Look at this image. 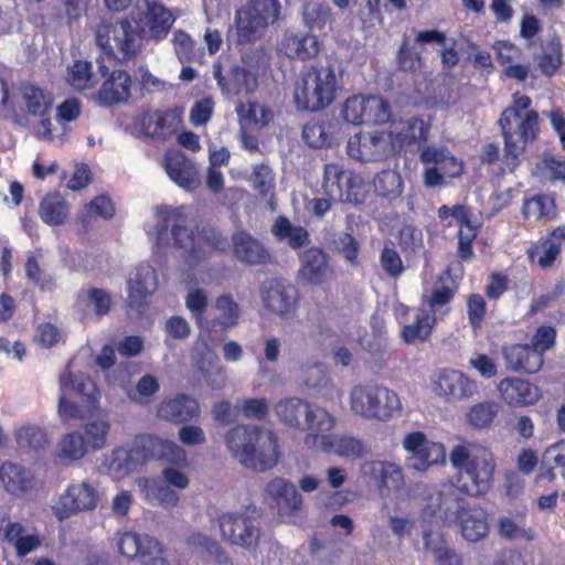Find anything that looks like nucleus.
<instances>
[{
	"instance_id": "f257e3e1",
	"label": "nucleus",
	"mask_w": 565,
	"mask_h": 565,
	"mask_svg": "<svg viewBox=\"0 0 565 565\" xmlns=\"http://www.w3.org/2000/svg\"><path fill=\"white\" fill-rule=\"evenodd\" d=\"M449 461L458 470L457 483H443L428 494L425 516L457 520L467 510L462 493L478 497L492 486L495 460L489 449L473 444L457 445L449 454Z\"/></svg>"
},
{
	"instance_id": "f03ea898",
	"label": "nucleus",
	"mask_w": 565,
	"mask_h": 565,
	"mask_svg": "<svg viewBox=\"0 0 565 565\" xmlns=\"http://www.w3.org/2000/svg\"><path fill=\"white\" fill-rule=\"evenodd\" d=\"M343 74L344 68L333 57L303 68L294 89L296 108L312 113L328 108L342 90Z\"/></svg>"
},
{
	"instance_id": "7ed1b4c3",
	"label": "nucleus",
	"mask_w": 565,
	"mask_h": 565,
	"mask_svg": "<svg viewBox=\"0 0 565 565\" xmlns=\"http://www.w3.org/2000/svg\"><path fill=\"white\" fill-rule=\"evenodd\" d=\"M224 441L233 458L246 468L264 472L278 463V439L270 429L236 425L225 434Z\"/></svg>"
},
{
	"instance_id": "20e7f679",
	"label": "nucleus",
	"mask_w": 565,
	"mask_h": 565,
	"mask_svg": "<svg viewBox=\"0 0 565 565\" xmlns=\"http://www.w3.org/2000/svg\"><path fill=\"white\" fill-rule=\"evenodd\" d=\"M156 234L159 245L182 249L191 263L209 257L207 252L198 244V234L188 226L182 209L161 207L158 211Z\"/></svg>"
},
{
	"instance_id": "39448f33",
	"label": "nucleus",
	"mask_w": 565,
	"mask_h": 565,
	"mask_svg": "<svg viewBox=\"0 0 565 565\" xmlns=\"http://www.w3.org/2000/svg\"><path fill=\"white\" fill-rule=\"evenodd\" d=\"M349 399L351 411L364 419L387 422L402 411L397 393L380 384H356Z\"/></svg>"
},
{
	"instance_id": "423d86ee",
	"label": "nucleus",
	"mask_w": 565,
	"mask_h": 565,
	"mask_svg": "<svg viewBox=\"0 0 565 565\" xmlns=\"http://www.w3.org/2000/svg\"><path fill=\"white\" fill-rule=\"evenodd\" d=\"M275 413L284 425L308 434L329 433L335 426L334 416L326 408L299 397L279 401Z\"/></svg>"
},
{
	"instance_id": "0eeeda50",
	"label": "nucleus",
	"mask_w": 565,
	"mask_h": 565,
	"mask_svg": "<svg viewBox=\"0 0 565 565\" xmlns=\"http://www.w3.org/2000/svg\"><path fill=\"white\" fill-rule=\"evenodd\" d=\"M279 0H248L235 13L236 42L245 45L256 42L269 22L278 20Z\"/></svg>"
},
{
	"instance_id": "6e6552de",
	"label": "nucleus",
	"mask_w": 565,
	"mask_h": 565,
	"mask_svg": "<svg viewBox=\"0 0 565 565\" xmlns=\"http://www.w3.org/2000/svg\"><path fill=\"white\" fill-rule=\"evenodd\" d=\"M531 98L526 95H515L513 105L505 108L499 119L504 141H535L540 132L539 113L527 110Z\"/></svg>"
},
{
	"instance_id": "1a4fd4ad",
	"label": "nucleus",
	"mask_w": 565,
	"mask_h": 565,
	"mask_svg": "<svg viewBox=\"0 0 565 565\" xmlns=\"http://www.w3.org/2000/svg\"><path fill=\"white\" fill-rule=\"evenodd\" d=\"M222 539L232 545L255 551L260 539L256 508L246 507L239 511L225 512L218 518Z\"/></svg>"
},
{
	"instance_id": "9d476101",
	"label": "nucleus",
	"mask_w": 565,
	"mask_h": 565,
	"mask_svg": "<svg viewBox=\"0 0 565 565\" xmlns=\"http://www.w3.org/2000/svg\"><path fill=\"white\" fill-rule=\"evenodd\" d=\"M96 43L107 55H115L116 49L119 54L118 60L128 62L140 53L142 36L130 20L124 18L100 28L96 34Z\"/></svg>"
},
{
	"instance_id": "9b49d317",
	"label": "nucleus",
	"mask_w": 565,
	"mask_h": 565,
	"mask_svg": "<svg viewBox=\"0 0 565 565\" xmlns=\"http://www.w3.org/2000/svg\"><path fill=\"white\" fill-rule=\"evenodd\" d=\"M139 125L145 136L149 138L168 140L175 137V141H198L199 139L194 132L182 129V109L177 107L143 111Z\"/></svg>"
},
{
	"instance_id": "f8f14e48",
	"label": "nucleus",
	"mask_w": 565,
	"mask_h": 565,
	"mask_svg": "<svg viewBox=\"0 0 565 565\" xmlns=\"http://www.w3.org/2000/svg\"><path fill=\"white\" fill-rule=\"evenodd\" d=\"M344 121L354 126L384 125L391 121L387 100L375 95L356 94L348 97L341 110Z\"/></svg>"
},
{
	"instance_id": "ddd939ff",
	"label": "nucleus",
	"mask_w": 565,
	"mask_h": 565,
	"mask_svg": "<svg viewBox=\"0 0 565 565\" xmlns=\"http://www.w3.org/2000/svg\"><path fill=\"white\" fill-rule=\"evenodd\" d=\"M322 189L339 202L362 204L366 199L363 179L352 171H344L337 164H327Z\"/></svg>"
},
{
	"instance_id": "4468645a",
	"label": "nucleus",
	"mask_w": 565,
	"mask_h": 565,
	"mask_svg": "<svg viewBox=\"0 0 565 565\" xmlns=\"http://www.w3.org/2000/svg\"><path fill=\"white\" fill-rule=\"evenodd\" d=\"M100 497L99 489L89 480L72 483L61 495L55 514L63 520L82 511H93L97 508Z\"/></svg>"
},
{
	"instance_id": "2eb2a0df",
	"label": "nucleus",
	"mask_w": 565,
	"mask_h": 565,
	"mask_svg": "<svg viewBox=\"0 0 565 565\" xmlns=\"http://www.w3.org/2000/svg\"><path fill=\"white\" fill-rule=\"evenodd\" d=\"M245 65H233L226 74L222 73L221 65L214 66V78L217 85L226 96L250 95L258 88L259 72L255 65H249L243 60Z\"/></svg>"
},
{
	"instance_id": "dca6fc26",
	"label": "nucleus",
	"mask_w": 565,
	"mask_h": 565,
	"mask_svg": "<svg viewBox=\"0 0 565 565\" xmlns=\"http://www.w3.org/2000/svg\"><path fill=\"white\" fill-rule=\"evenodd\" d=\"M99 72L105 79L95 94L98 105L113 107L127 103L131 96L132 78L130 74L124 70L109 72L104 64L99 65Z\"/></svg>"
},
{
	"instance_id": "f3484780",
	"label": "nucleus",
	"mask_w": 565,
	"mask_h": 565,
	"mask_svg": "<svg viewBox=\"0 0 565 565\" xmlns=\"http://www.w3.org/2000/svg\"><path fill=\"white\" fill-rule=\"evenodd\" d=\"M435 393L448 403L463 402L472 398L479 392L476 380L463 372L445 369L439 372L435 381Z\"/></svg>"
},
{
	"instance_id": "a211bd4d",
	"label": "nucleus",
	"mask_w": 565,
	"mask_h": 565,
	"mask_svg": "<svg viewBox=\"0 0 565 565\" xmlns=\"http://www.w3.org/2000/svg\"><path fill=\"white\" fill-rule=\"evenodd\" d=\"M303 445L308 449L334 452L344 458H361L369 448L358 438L344 435H330L328 433L307 434Z\"/></svg>"
},
{
	"instance_id": "6ab92c4d",
	"label": "nucleus",
	"mask_w": 565,
	"mask_h": 565,
	"mask_svg": "<svg viewBox=\"0 0 565 565\" xmlns=\"http://www.w3.org/2000/svg\"><path fill=\"white\" fill-rule=\"evenodd\" d=\"M403 446L409 454L406 460L407 467L419 472L426 471L445 455L443 445L427 440L420 431L408 434L403 440Z\"/></svg>"
},
{
	"instance_id": "aec40b11",
	"label": "nucleus",
	"mask_w": 565,
	"mask_h": 565,
	"mask_svg": "<svg viewBox=\"0 0 565 565\" xmlns=\"http://www.w3.org/2000/svg\"><path fill=\"white\" fill-rule=\"evenodd\" d=\"M264 306L271 313L287 317L295 312L299 294L297 288L284 280L273 279L262 290Z\"/></svg>"
},
{
	"instance_id": "412c9836",
	"label": "nucleus",
	"mask_w": 565,
	"mask_h": 565,
	"mask_svg": "<svg viewBox=\"0 0 565 565\" xmlns=\"http://www.w3.org/2000/svg\"><path fill=\"white\" fill-rule=\"evenodd\" d=\"M298 278L303 284L320 286L333 276L330 256L319 247H310L299 256Z\"/></svg>"
},
{
	"instance_id": "4be33fe9",
	"label": "nucleus",
	"mask_w": 565,
	"mask_h": 565,
	"mask_svg": "<svg viewBox=\"0 0 565 565\" xmlns=\"http://www.w3.org/2000/svg\"><path fill=\"white\" fill-rule=\"evenodd\" d=\"M0 529L3 541L14 548L18 557H25L43 543V537L35 530H29L21 522L10 520L7 513L0 515Z\"/></svg>"
},
{
	"instance_id": "5701e85b",
	"label": "nucleus",
	"mask_w": 565,
	"mask_h": 565,
	"mask_svg": "<svg viewBox=\"0 0 565 565\" xmlns=\"http://www.w3.org/2000/svg\"><path fill=\"white\" fill-rule=\"evenodd\" d=\"M264 499L280 514L295 515L302 507V497L296 486L285 478H274L264 489Z\"/></svg>"
},
{
	"instance_id": "b1692460",
	"label": "nucleus",
	"mask_w": 565,
	"mask_h": 565,
	"mask_svg": "<svg viewBox=\"0 0 565 565\" xmlns=\"http://www.w3.org/2000/svg\"><path fill=\"white\" fill-rule=\"evenodd\" d=\"M169 178L185 191H193L201 185L196 166L182 151L169 149L162 163Z\"/></svg>"
},
{
	"instance_id": "393cba45",
	"label": "nucleus",
	"mask_w": 565,
	"mask_h": 565,
	"mask_svg": "<svg viewBox=\"0 0 565 565\" xmlns=\"http://www.w3.org/2000/svg\"><path fill=\"white\" fill-rule=\"evenodd\" d=\"M232 252L236 260L248 266L266 265L271 260L263 242L244 230L232 235Z\"/></svg>"
},
{
	"instance_id": "a878e982",
	"label": "nucleus",
	"mask_w": 565,
	"mask_h": 565,
	"mask_svg": "<svg viewBox=\"0 0 565 565\" xmlns=\"http://www.w3.org/2000/svg\"><path fill=\"white\" fill-rule=\"evenodd\" d=\"M199 402L190 395L178 394L163 398L157 407V416L160 419L174 424L191 422L200 416Z\"/></svg>"
},
{
	"instance_id": "bb28decb",
	"label": "nucleus",
	"mask_w": 565,
	"mask_h": 565,
	"mask_svg": "<svg viewBox=\"0 0 565 565\" xmlns=\"http://www.w3.org/2000/svg\"><path fill=\"white\" fill-rule=\"evenodd\" d=\"M361 472L364 477L376 481L382 493L398 492L405 484L401 466L393 462L366 461L362 465Z\"/></svg>"
},
{
	"instance_id": "cd10ccee",
	"label": "nucleus",
	"mask_w": 565,
	"mask_h": 565,
	"mask_svg": "<svg viewBox=\"0 0 565 565\" xmlns=\"http://www.w3.org/2000/svg\"><path fill=\"white\" fill-rule=\"evenodd\" d=\"M236 114L242 131V141H256L249 132H258L274 120V113L257 102L239 103Z\"/></svg>"
},
{
	"instance_id": "c85d7f7f",
	"label": "nucleus",
	"mask_w": 565,
	"mask_h": 565,
	"mask_svg": "<svg viewBox=\"0 0 565 565\" xmlns=\"http://www.w3.org/2000/svg\"><path fill=\"white\" fill-rule=\"evenodd\" d=\"M157 287L158 278L154 268L148 264L138 265L127 279L129 306H139L156 291Z\"/></svg>"
},
{
	"instance_id": "c756f323",
	"label": "nucleus",
	"mask_w": 565,
	"mask_h": 565,
	"mask_svg": "<svg viewBox=\"0 0 565 565\" xmlns=\"http://www.w3.org/2000/svg\"><path fill=\"white\" fill-rule=\"evenodd\" d=\"M140 21L147 28L149 38L156 42H160L168 36L175 21V17L162 3L148 0Z\"/></svg>"
},
{
	"instance_id": "7c9ffc66",
	"label": "nucleus",
	"mask_w": 565,
	"mask_h": 565,
	"mask_svg": "<svg viewBox=\"0 0 565 565\" xmlns=\"http://www.w3.org/2000/svg\"><path fill=\"white\" fill-rule=\"evenodd\" d=\"M498 391L504 402L511 406L533 405L541 398L536 385L518 377L502 380L498 385Z\"/></svg>"
},
{
	"instance_id": "2f4dec72",
	"label": "nucleus",
	"mask_w": 565,
	"mask_h": 565,
	"mask_svg": "<svg viewBox=\"0 0 565 565\" xmlns=\"http://www.w3.org/2000/svg\"><path fill=\"white\" fill-rule=\"evenodd\" d=\"M507 369L513 372L536 373L543 365V358L530 344H513L503 348Z\"/></svg>"
},
{
	"instance_id": "473e14b6",
	"label": "nucleus",
	"mask_w": 565,
	"mask_h": 565,
	"mask_svg": "<svg viewBox=\"0 0 565 565\" xmlns=\"http://www.w3.org/2000/svg\"><path fill=\"white\" fill-rule=\"evenodd\" d=\"M0 481L7 492L17 497L32 491L36 486L30 469L10 461L0 466Z\"/></svg>"
},
{
	"instance_id": "72a5a7b5",
	"label": "nucleus",
	"mask_w": 565,
	"mask_h": 565,
	"mask_svg": "<svg viewBox=\"0 0 565 565\" xmlns=\"http://www.w3.org/2000/svg\"><path fill=\"white\" fill-rule=\"evenodd\" d=\"M19 96L21 108L29 116L44 117L51 113L54 98L50 92L31 83H22Z\"/></svg>"
},
{
	"instance_id": "f704fd0d",
	"label": "nucleus",
	"mask_w": 565,
	"mask_h": 565,
	"mask_svg": "<svg viewBox=\"0 0 565 565\" xmlns=\"http://www.w3.org/2000/svg\"><path fill=\"white\" fill-rule=\"evenodd\" d=\"M145 500L152 505L163 508H174L180 501V494L172 489L162 479L140 478L137 480Z\"/></svg>"
},
{
	"instance_id": "c9c22d12",
	"label": "nucleus",
	"mask_w": 565,
	"mask_h": 565,
	"mask_svg": "<svg viewBox=\"0 0 565 565\" xmlns=\"http://www.w3.org/2000/svg\"><path fill=\"white\" fill-rule=\"evenodd\" d=\"M214 307L218 315L210 322V328L215 331H228L239 324L242 310L239 305L230 294H223L215 299Z\"/></svg>"
},
{
	"instance_id": "e433bc0d",
	"label": "nucleus",
	"mask_w": 565,
	"mask_h": 565,
	"mask_svg": "<svg viewBox=\"0 0 565 565\" xmlns=\"http://www.w3.org/2000/svg\"><path fill=\"white\" fill-rule=\"evenodd\" d=\"M524 148L520 143H489L482 156V162L488 164L501 163L502 172L513 171L519 163V156Z\"/></svg>"
},
{
	"instance_id": "4c0bfd02",
	"label": "nucleus",
	"mask_w": 565,
	"mask_h": 565,
	"mask_svg": "<svg viewBox=\"0 0 565 565\" xmlns=\"http://www.w3.org/2000/svg\"><path fill=\"white\" fill-rule=\"evenodd\" d=\"M270 232L277 241L287 242L292 249L301 248L310 243L308 231L300 225H294L288 217L282 215L275 220Z\"/></svg>"
},
{
	"instance_id": "58836bf2",
	"label": "nucleus",
	"mask_w": 565,
	"mask_h": 565,
	"mask_svg": "<svg viewBox=\"0 0 565 565\" xmlns=\"http://www.w3.org/2000/svg\"><path fill=\"white\" fill-rule=\"evenodd\" d=\"M281 45L288 57L299 61L313 58L320 51V43L317 36L311 34L302 36L286 35Z\"/></svg>"
},
{
	"instance_id": "ea45409f",
	"label": "nucleus",
	"mask_w": 565,
	"mask_h": 565,
	"mask_svg": "<svg viewBox=\"0 0 565 565\" xmlns=\"http://www.w3.org/2000/svg\"><path fill=\"white\" fill-rule=\"evenodd\" d=\"M387 132L391 141H427L429 126L424 119L414 117L406 121L391 122Z\"/></svg>"
},
{
	"instance_id": "a19ab883",
	"label": "nucleus",
	"mask_w": 565,
	"mask_h": 565,
	"mask_svg": "<svg viewBox=\"0 0 565 565\" xmlns=\"http://www.w3.org/2000/svg\"><path fill=\"white\" fill-rule=\"evenodd\" d=\"M457 520L461 523L463 537L469 542H477L489 532L487 515L481 509L466 510Z\"/></svg>"
},
{
	"instance_id": "79ce46f5",
	"label": "nucleus",
	"mask_w": 565,
	"mask_h": 565,
	"mask_svg": "<svg viewBox=\"0 0 565 565\" xmlns=\"http://www.w3.org/2000/svg\"><path fill=\"white\" fill-rule=\"evenodd\" d=\"M426 164H436L446 178H456L462 173V162L449 152L434 147H427L420 154Z\"/></svg>"
},
{
	"instance_id": "37998d69",
	"label": "nucleus",
	"mask_w": 565,
	"mask_h": 565,
	"mask_svg": "<svg viewBox=\"0 0 565 565\" xmlns=\"http://www.w3.org/2000/svg\"><path fill=\"white\" fill-rule=\"evenodd\" d=\"M39 214L47 225H62L68 217L70 206L60 194L51 193L41 201Z\"/></svg>"
},
{
	"instance_id": "c03bdc74",
	"label": "nucleus",
	"mask_w": 565,
	"mask_h": 565,
	"mask_svg": "<svg viewBox=\"0 0 565 565\" xmlns=\"http://www.w3.org/2000/svg\"><path fill=\"white\" fill-rule=\"evenodd\" d=\"M86 454V440L77 431L63 435L56 445V457L65 462L77 461L84 458Z\"/></svg>"
},
{
	"instance_id": "a18cd8bd",
	"label": "nucleus",
	"mask_w": 565,
	"mask_h": 565,
	"mask_svg": "<svg viewBox=\"0 0 565 565\" xmlns=\"http://www.w3.org/2000/svg\"><path fill=\"white\" fill-rule=\"evenodd\" d=\"M501 409L495 401H484L473 404L466 414L468 425L476 429L489 428Z\"/></svg>"
},
{
	"instance_id": "49530a36",
	"label": "nucleus",
	"mask_w": 565,
	"mask_h": 565,
	"mask_svg": "<svg viewBox=\"0 0 565 565\" xmlns=\"http://www.w3.org/2000/svg\"><path fill=\"white\" fill-rule=\"evenodd\" d=\"M373 186L377 196L393 201L402 194L404 182L401 174L396 171L383 170L375 175Z\"/></svg>"
},
{
	"instance_id": "de8ad7c7",
	"label": "nucleus",
	"mask_w": 565,
	"mask_h": 565,
	"mask_svg": "<svg viewBox=\"0 0 565 565\" xmlns=\"http://www.w3.org/2000/svg\"><path fill=\"white\" fill-rule=\"evenodd\" d=\"M563 65V45L558 36L552 38L537 56V66L545 76H553Z\"/></svg>"
},
{
	"instance_id": "09e8293b",
	"label": "nucleus",
	"mask_w": 565,
	"mask_h": 565,
	"mask_svg": "<svg viewBox=\"0 0 565 565\" xmlns=\"http://www.w3.org/2000/svg\"><path fill=\"white\" fill-rule=\"evenodd\" d=\"M115 207L111 200L105 195H98L86 204L77 215L78 222L87 228L96 218L109 220L114 216Z\"/></svg>"
},
{
	"instance_id": "8fccbe9b",
	"label": "nucleus",
	"mask_w": 565,
	"mask_h": 565,
	"mask_svg": "<svg viewBox=\"0 0 565 565\" xmlns=\"http://www.w3.org/2000/svg\"><path fill=\"white\" fill-rule=\"evenodd\" d=\"M435 321L434 312H427L424 307L419 308L415 322L403 328V340L407 344L426 340L433 330Z\"/></svg>"
},
{
	"instance_id": "3c124183",
	"label": "nucleus",
	"mask_w": 565,
	"mask_h": 565,
	"mask_svg": "<svg viewBox=\"0 0 565 565\" xmlns=\"http://www.w3.org/2000/svg\"><path fill=\"white\" fill-rule=\"evenodd\" d=\"M143 465L137 441L131 449L116 448L110 457L109 469L119 473H130Z\"/></svg>"
},
{
	"instance_id": "603ef678",
	"label": "nucleus",
	"mask_w": 565,
	"mask_h": 565,
	"mask_svg": "<svg viewBox=\"0 0 565 565\" xmlns=\"http://www.w3.org/2000/svg\"><path fill=\"white\" fill-rule=\"evenodd\" d=\"M345 152L358 162L369 163L385 159L390 150L384 143H345Z\"/></svg>"
},
{
	"instance_id": "864d4df0",
	"label": "nucleus",
	"mask_w": 565,
	"mask_h": 565,
	"mask_svg": "<svg viewBox=\"0 0 565 565\" xmlns=\"http://www.w3.org/2000/svg\"><path fill=\"white\" fill-rule=\"evenodd\" d=\"M499 535L510 541H525L531 542L535 539V533L532 529L525 527V520L523 516L516 519L510 516H502L498 521Z\"/></svg>"
},
{
	"instance_id": "5fc2aeb1",
	"label": "nucleus",
	"mask_w": 565,
	"mask_h": 565,
	"mask_svg": "<svg viewBox=\"0 0 565 565\" xmlns=\"http://www.w3.org/2000/svg\"><path fill=\"white\" fill-rule=\"evenodd\" d=\"M14 438L19 447L23 449H44L50 443L47 433L35 425H23L17 428Z\"/></svg>"
},
{
	"instance_id": "6e6d98bb",
	"label": "nucleus",
	"mask_w": 565,
	"mask_h": 565,
	"mask_svg": "<svg viewBox=\"0 0 565 565\" xmlns=\"http://www.w3.org/2000/svg\"><path fill=\"white\" fill-rule=\"evenodd\" d=\"M302 18L310 30H323L331 21V9L324 2L308 1L302 7Z\"/></svg>"
},
{
	"instance_id": "4d7b16f0",
	"label": "nucleus",
	"mask_w": 565,
	"mask_h": 565,
	"mask_svg": "<svg viewBox=\"0 0 565 565\" xmlns=\"http://www.w3.org/2000/svg\"><path fill=\"white\" fill-rule=\"evenodd\" d=\"M68 83L77 90L90 89L96 86L93 65L88 61L77 60L68 67Z\"/></svg>"
},
{
	"instance_id": "13d9d810",
	"label": "nucleus",
	"mask_w": 565,
	"mask_h": 565,
	"mask_svg": "<svg viewBox=\"0 0 565 565\" xmlns=\"http://www.w3.org/2000/svg\"><path fill=\"white\" fill-rule=\"evenodd\" d=\"M523 214L527 218H552L555 215V201L546 194L533 196L524 202Z\"/></svg>"
},
{
	"instance_id": "bf43d9fd",
	"label": "nucleus",
	"mask_w": 565,
	"mask_h": 565,
	"mask_svg": "<svg viewBox=\"0 0 565 565\" xmlns=\"http://www.w3.org/2000/svg\"><path fill=\"white\" fill-rule=\"evenodd\" d=\"M562 237H552L541 244L533 246L529 250V257L532 262H537L542 268L550 267L557 258L561 249V244L557 242Z\"/></svg>"
},
{
	"instance_id": "052dcab7",
	"label": "nucleus",
	"mask_w": 565,
	"mask_h": 565,
	"mask_svg": "<svg viewBox=\"0 0 565 565\" xmlns=\"http://www.w3.org/2000/svg\"><path fill=\"white\" fill-rule=\"evenodd\" d=\"M382 269L393 279H397L405 270L402 257L392 241H385L380 253Z\"/></svg>"
},
{
	"instance_id": "680f3d73",
	"label": "nucleus",
	"mask_w": 565,
	"mask_h": 565,
	"mask_svg": "<svg viewBox=\"0 0 565 565\" xmlns=\"http://www.w3.org/2000/svg\"><path fill=\"white\" fill-rule=\"evenodd\" d=\"M172 44L174 53L182 64L192 63L198 57L196 43L184 30L173 32Z\"/></svg>"
},
{
	"instance_id": "e2e57ef3",
	"label": "nucleus",
	"mask_w": 565,
	"mask_h": 565,
	"mask_svg": "<svg viewBox=\"0 0 565 565\" xmlns=\"http://www.w3.org/2000/svg\"><path fill=\"white\" fill-rule=\"evenodd\" d=\"M216 361V355L212 352H209V356L206 358L207 366H205V362L199 365L206 384L212 390H221L225 386L227 381L226 370L218 364H214Z\"/></svg>"
},
{
	"instance_id": "0e129e2a",
	"label": "nucleus",
	"mask_w": 565,
	"mask_h": 565,
	"mask_svg": "<svg viewBox=\"0 0 565 565\" xmlns=\"http://www.w3.org/2000/svg\"><path fill=\"white\" fill-rule=\"evenodd\" d=\"M136 441L141 459L143 463H146L151 459H161L163 451L166 450L168 439L153 435H145L139 437Z\"/></svg>"
},
{
	"instance_id": "69168bd1",
	"label": "nucleus",
	"mask_w": 565,
	"mask_h": 565,
	"mask_svg": "<svg viewBox=\"0 0 565 565\" xmlns=\"http://www.w3.org/2000/svg\"><path fill=\"white\" fill-rule=\"evenodd\" d=\"M398 243L406 254L416 255L424 248L423 232L412 224H405L398 233Z\"/></svg>"
},
{
	"instance_id": "338daca9",
	"label": "nucleus",
	"mask_w": 565,
	"mask_h": 565,
	"mask_svg": "<svg viewBox=\"0 0 565 565\" xmlns=\"http://www.w3.org/2000/svg\"><path fill=\"white\" fill-rule=\"evenodd\" d=\"M299 377L308 388H318L324 386L328 381V374L322 363H306L299 370Z\"/></svg>"
},
{
	"instance_id": "774afa93",
	"label": "nucleus",
	"mask_w": 565,
	"mask_h": 565,
	"mask_svg": "<svg viewBox=\"0 0 565 565\" xmlns=\"http://www.w3.org/2000/svg\"><path fill=\"white\" fill-rule=\"evenodd\" d=\"M109 429L110 424L106 419H97L87 423L84 426L87 446H90L93 449L97 450L104 448L107 441Z\"/></svg>"
}]
</instances>
